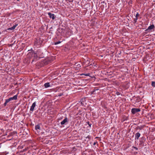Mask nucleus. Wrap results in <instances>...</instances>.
Masks as SVG:
<instances>
[{
    "label": "nucleus",
    "instance_id": "obj_21",
    "mask_svg": "<svg viewBox=\"0 0 155 155\" xmlns=\"http://www.w3.org/2000/svg\"><path fill=\"white\" fill-rule=\"evenodd\" d=\"M138 18H135L134 20V23H136L138 19Z\"/></svg>",
    "mask_w": 155,
    "mask_h": 155
},
{
    "label": "nucleus",
    "instance_id": "obj_30",
    "mask_svg": "<svg viewBox=\"0 0 155 155\" xmlns=\"http://www.w3.org/2000/svg\"><path fill=\"white\" fill-rule=\"evenodd\" d=\"M13 45H14V44H10V45H9V46L12 47L13 46Z\"/></svg>",
    "mask_w": 155,
    "mask_h": 155
},
{
    "label": "nucleus",
    "instance_id": "obj_9",
    "mask_svg": "<svg viewBox=\"0 0 155 155\" xmlns=\"http://www.w3.org/2000/svg\"><path fill=\"white\" fill-rule=\"evenodd\" d=\"M18 24H15L11 28H8L7 29V30H13L18 26Z\"/></svg>",
    "mask_w": 155,
    "mask_h": 155
},
{
    "label": "nucleus",
    "instance_id": "obj_29",
    "mask_svg": "<svg viewBox=\"0 0 155 155\" xmlns=\"http://www.w3.org/2000/svg\"><path fill=\"white\" fill-rule=\"evenodd\" d=\"M63 95V93H61L58 95V96L60 97Z\"/></svg>",
    "mask_w": 155,
    "mask_h": 155
},
{
    "label": "nucleus",
    "instance_id": "obj_2",
    "mask_svg": "<svg viewBox=\"0 0 155 155\" xmlns=\"http://www.w3.org/2000/svg\"><path fill=\"white\" fill-rule=\"evenodd\" d=\"M140 111V108H133L131 109V112L133 114H135L137 113Z\"/></svg>",
    "mask_w": 155,
    "mask_h": 155
},
{
    "label": "nucleus",
    "instance_id": "obj_6",
    "mask_svg": "<svg viewBox=\"0 0 155 155\" xmlns=\"http://www.w3.org/2000/svg\"><path fill=\"white\" fill-rule=\"evenodd\" d=\"M28 52H28L27 55V57L28 58L31 59L32 57V55L33 54L32 51H29Z\"/></svg>",
    "mask_w": 155,
    "mask_h": 155
},
{
    "label": "nucleus",
    "instance_id": "obj_3",
    "mask_svg": "<svg viewBox=\"0 0 155 155\" xmlns=\"http://www.w3.org/2000/svg\"><path fill=\"white\" fill-rule=\"evenodd\" d=\"M68 122V120L67 117H65L64 120L61 121L60 124L61 125H66L67 124Z\"/></svg>",
    "mask_w": 155,
    "mask_h": 155
},
{
    "label": "nucleus",
    "instance_id": "obj_34",
    "mask_svg": "<svg viewBox=\"0 0 155 155\" xmlns=\"http://www.w3.org/2000/svg\"><path fill=\"white\" fill-rule=\"evenodd\" d=\"M10 137V135H8V137Z\"/></svg>",
    "mask_w": 155,
    "mask_h": 155
},
{
    "label": "nucleus",
    "instance_id": "obj_11",
    "mask_svg": "<svg viewBox=\"0 0 155 155\" xmlns=\"http://www.w3.org/2000/svg\"><path fill=\"white\" fill-rule=\"evenodd\" d=\"M44 86L45 88H47L50 86V84L49 82H47L44 84Z\"/></svg>",
    "mask_w": 155,
    "mask_h": 155
},
{
    "label": "nucleus",
    "instance_id": "obj_35",
    "mask_svg": "<svg viewBox=\"0 0 155 155\" xmlns=\"http://www.w3.org/2000/svg\"><path fill=\"white\" fill-rule=\"evenodd\" d=\"M15 42H14V43H13L14 44H15Z\"/></svg>",
    "mask_w": 155,
    "mask_h": 155
},
{
    "label": "nucleus",
    "instance_id": "obj_28",
    "mask_svg": "<svg viewBox=\"0 0 155 155\" xmlns=\"http://www.w3.org/2000/svg\"><path fill=\"white\" fill-rule=\"evenodd\" d=\"M86 139L88 138V139H90L91 138V137H90V136L89 135H88L87 137H86Z\"/></svg>",
    "mask_w": 155,
    "mask_h": 155
},
{
    "label": "nucleus",
    "instance_id": "obj_1",
    "mask_svg": "<svg viewBox=\"0 0 155 155\" xmlns=\"http://www.w3.org/2000/svg\"><path fill=\"white\" fill-rule=\"evenodd\" d=\"M155 26L153 24L149 26L148 28L145 30V31H148L149 32H151L154 31Z\"/></svg>",
    "mask_w": 155,
    "mask_h": 155
},
{
    "label": "nucleus",
    "instance_id": "obj_33",
    "mask_svg": "<svg viewBox=\"0 0 155 155\" xmlns=\"http://www.w3.org/2000/svg\"><path fill=\"white\" fill-rule=\"evenodd\" d=\"M81 104L82 105H84V103H83L82 102H81Z\"/></svg>",
    "mask_w": 155,
    "mask_h": 155
},
{
    "label": "nucleus",
    "instance_id": "obj_31",
    "mask_svg": "<svg viewBox=\"0 0 155 155\" xmlns=\"http://www.w3.org/2000/svg\"><path fill=\"white\" fill-rule=\"evenodd\" d=\"M116 94L117 95H119L120 94V93L119 92H116Z\"/></svg>",
    "mask_w": 155,
    "mask_h": 155
},
{
    "label": "nucleus",
    "instance_id": "obj_26",
    "mask_svg": "<svg viewBox=\"0 0 155 155\" xmlns=\"http://www.w3.org/2000/svg\"><path fill=\"white\" fill-rule=\"evenodd\" d=\"M67 1H68L70 2H73L74 0H66Z\"/></svg>",
    "mask_w": 155,
    "mask_h": 155
},
{
    "label": "nucleus",
    "instance_id": "obj_24",
    "mask_svg": "<svg viewBox=\"0 0 155 155\" xmlns=\"http://www.w3.org/2000/svg\"><path fill=\"white\" fill-rule=\"evenodd\" d=\"M132 148L133 149H134L136 150H137L138 149L137 147H134V146L132 147Z\"/></svg>",
    "mask_w": 155,
    "mask_h": 155
},
{
    "label": "nucleus",
    "instance_id": "obj_23",
    "mask_svg": "<svg viewBox=\"0 0 155 155\" xmlns=\"http://www.w3.org/2000/svg\"><path fill=\"white\" fill-rule=\"evenodd\" d=\"M87 123L89 125L90 127H91L92 124H90L89 121H88Z\"/></svg>",
    "mask_w": 155,
    "mask_h": 155
},
{
    "label": "nucleus",
    "instance_id": "obj_22",
    "mask_svg": "<svg viewBox=\"0 0 155 155\" xmlns=\"http://www.w3.org/2000/svg\"><path fill=\"white\" fill-rule=\"evenodd\" d=\"M97 90H98V89H97L96 90H94L93 91H92L91 93L92 94H96V93H95V92L96 91H97Z\"/></svg>",
    "mask_w": 155,
    "mask_h": 155
},
{
    "label": "nucleus",
    "instance_id": "obj_7",
    "mask_svg": "<svg viewBox=\"0 0 155 155\" xmlns=\"http://www.w3.org/2000/svg\"><path fill=\"white\" fill-rule=\"evenodd\" d=\"M18 97V94H16L14 96L12 97H10L9 98L10 101L12 100H16L17 99Z\"/></svg>",
    "mask_w": 155,
    "mask_h": 155
},
{
    "label": "nucleus",
    "instance_id": "obj_15",
    "mask_svg": "<svg viewBox=\"0 0 155 155\" xmlns=\"http://www.w3.org/2000/svg\"><path fill=\"white\" fill-rule=\"evenodd\" d=\"M32 51L33 54H34V55H37V53L36 52H35L32 49L29 50H28V51Z\"/></svg>",
    "mask_w": 155,
    "mask_h": 155
},
{
    "label": "nucleus",
    "instance_id": "obj_16",
    "mask_svg": "<svg viewBox=\"0 0 155 155\" xmlns=\"http://www.w3.org/2000/svg\"><path fill=\"white\" fill-rule=\"evenodd\" d=\"M16 133V132H15V131L13 132L10 133L9 134V135L10 136H12L14 135L15 133Z\"/></svg>",
    "mask_w": 155,
    "mask_h": 155
},
{
    "label": "nucleus",
    "instance_id": "obj_8",
    "mask_svg": "<svg viewBox=\"0 0 155 155\" xmlns=\"http://www.w3.org/2000/svg\"><path fill=\"white\" fill-rule=\"evenodd\" d=\"M140 134L139 132L135 134V140H138L139 138L140 137Z\"/></svg>",
    "mask_w": 155,
    "mask_h": 155
},
{
    "label": "nucleus",
    "instance_id": "obj_36",
    "mask_svg": "<svg viewBox=\"0 0 155 155\" xmlns=\"http://www.w3.org/2000/svg\"><path fill=\"white\" fill-rule=\"evenodd\" d=\"M12 138H11V139H9V140H10L11 139H12Z\"/></svg>",
    "mask_w": 155,
    "mask_h": 155
},
{
    "label": "nucleus",
    "instance_id": "obj_5",
    "mask_svg": "<svg viewBox=\"0 0 155 155\" xmlns=\"http://www.w3.org/2000/svg\"><path fill=\"white\" fill-rule=\"evenodd\" d=\"M36 102H35L33 103L32 104V106H31L30 109V110L32 111H34V108L36 106Z\"/></svg>",
    "mask_w": 155,
    "mask_h": 155
},
{
    "label": "nucleus",
    "instance_id": "obj_10",
    "mask_svg": "<svg viewBox=\"0 0 155 155\" xmlns=\"http://www.w3.org/2000/svg\"><path fill=\"white\" fill-rule=\"evenodd\" d=\"M144 127V125H142L140 126H138L137 127L136 129V130L139 129L140 130H141Z\"/></svg>",
    "mask_w": 155,
    "mask_h": 155
},
{
    "label": "nucleus",
    "instance_id": "obj_13",
    "mask_svg": "<svg viewBox=\"0 0 155 155\" xmlns=\"http://www.w3.org/2000/svg\"><path fill=\"white\" fill-rule=\"evenodd\" d=\"M35 129L36 130H40V127L39 124H38L37 125H36L35 127Z\"/></svg>",
    "mask_w": 155,
    "mask_h": 155
},
{
    "label": "nucleus",
    "instance_id": "obj_17",
    "mask_svg": "<svg viewBox=\"0 0 155 155\" xmlns=\"http://www.w3.org/2000/svg\"><path fill=\"white\" fill-rule=\"evenodd\" d=\"M140 143L139 144L141 145L142 146H144L143 142V141H140Z\"/></svg>",
    "mask_w": 155,
    "mask_h": 155
},
{
    "label": "nucleus",
    "instance_id": "obj_37",
    "mask_svg": "<svg viewBox=\"0 0 155 155\" xmlns=\"http://www.w3.org/2000/svg\"><path fill=\"white\" fill-rule=\"evenodd\" d=\"M77 66H78V64L77 65Z\"/></svg>",
    "mask_w": 155,
    "mask_h": 155
},
{
    "label": "nucleus",
    "instance_id": "obj_18",
    "mask_svg": "<svg viewBox=\"0 0 155 155\" xmlns=\"http://www.w3.org/2000/svg\"><path fill=\"white\" fill-rule=\"evenodd\" d=\"M90 74V73L82 74H81V75H84L85 76H89Z\"/></svg>",
    "mask_w": 155,
    "mask_h": 155
},
{
    "label": "nucleus",
    "instance_id": "obj_19",
    "mask_svg": "<svg viewBox=\"0 0 155 155\" xmlns=\"http://www.w3.org/2000/svg\"><path fill=\"white\" fill-rule=\"evenodd\" d=\"M151 85L153 87H155V82L154 81H152L151 83Z\"/></svg>",
    "mask_w": 155,
    "mask_h": 155
},
{
    "label": "nucleus",
    "instance_id": "obj_32",
    "mask_svg": "<svg viewBox=\"0 0 155 155\" xmlns=\"http://www.w3.org/2000/svg\"><path fill=\"white\" fill-rule=\"evenodd\" d=\"M97 143V141H96L95 142H94V144H93V145H96V143Z\"/></svg>",
    "mask_w": 155,
    "mask_h": 155
},
{
    "label": "nucleus",
    "instance_id": "obj_4",
    "mask_svg": "<svg viewBox=\"0 0 155 155\" xmlns=\"http://www.w3.org/2000/svg\"><path fill=\"white\" fill-rule=\"evenodd\" d=\"M48 15H49L50 18H51L52 20L54 19L56 17V16L54 14H52L51 12H48Z\"/></svg>",
    "mask_w": 155,
    "mask_h": 155
},
{
    "label": "nucleus",
    "instance_id": "obj_20",
    "mask_svg": "<svg viewBox=\"0 0 155 155\" xmlns=\"http://www.w3.org/2000/svg\"><path fill=\"white\" fill-rule=\"evenodd\" d=\"M61 42V41H58V42H55L54 43V44L55 45H58V44H59Z\"/></svg>",
    "mask_w": 155,
    "mask_h": 155
},
{
    "label": "nucleus",
    "instance_id": "obj_27",
    "mask_svg": "<svg viewBox=\"0 0 155 155\" xmlns=\"http://www.w3.org/2000/svg\"><path fill=\"white\" fill-rule=\"evenodd\" d=\"M61 29H60V28H58V31L59 33L61 32Z\"/></svg>",
    "mask_w": 155,
    "mask_h": 155
},
{
    "label": "nucleus",
    "instance_id": "obj_25",
    "mask_svg": "<svg viewBox=\"0 0 155 155\" xmlns=\"http://www.w3.org/2000/svg\"><path fill=\"white\" fill-rule=\"evenodd\" d=\"M139 15L138 12H137L136 14V18H138V17L139 16Z\"/></svg>",
    "mask_w": 155,
    "mask_h": 155
},
{
    "label": "nucleus",
    "instance_id": "obj_14",
    "mask_svg": "<svg viewBox=\"0 0 155 155\" xmlns=\"http://www.w3.org/2000/svg\"><path fill=\"white\" fill-rule=\"evenodd\" d=\"M33 57H34V59L32 60L31 63H32L33 61H35V60L36 59H37V58L38 57V56L37 55H34L33 56Z\"/></svg>",
    "mask_w": 155,
    "mask_h": 155
},
{
    "label": "nucleus",
    "instance_id": "obj_12",
    "mask_svg": "<svg viewBox=\"0 0 155 155\" xmlns=\"http://www.w3.org/2000/svg\"><path fill=\"white\" fill-rule=\"evenodd\" d=\"M10 101L9 99H6L5 101L3 104L4 107H5L7 105V103L9 102Z\"/></svg>",
    "mask_w": 155,
    "mask_h": 155
}]
</instances>
